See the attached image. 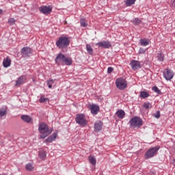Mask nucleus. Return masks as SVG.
<instances>
[{
  "mask_svg": "<svg viewBox=\"0 0 175 175\" xmlns=\"http://www.w3.org/2000/svg\"><path fill=\"white\" fill-rule=\"evenodd\" d=\"M25 80H27V77H25V76H21L20 77H18L16 81V87H20L21 84H24Z\"/></svg>",
  "mask_w": 175,
  "mask_h": 175,
  "instance_id": "obj_14",
  "label": "nucleus"
},
{
  "mask_svg": "<svg viewBox=\"0 0 175 175\" xmlns=\"http://www.w3.org/2000/svg\"><path fill=\"white\" fill-rule=\"evenodd\" d=\"M96 46L98 47H103V49H110L111 47V44L109 41H103L96 43Z\"/></svg>",
  "mask_w": 175,
  "mask_h": 175,
  "instance_id": "obj_12",
  "label": "nucleus"
},
{
  "mask_svg": "<svg viewBox=\"0 0 175 175\" xmlns=\"http://www.w3.org/2000/svg\"><path fill=\"white\" fill-rule=\"evenodd\" d=\"M150 96V94L146 91H142L140 92V97L143 98V99H146V98H148Z\"/></svg>",
  "mask_w": 175,
  "mask_h": 175,
  "instance_id": "obj_23",
  "label": "nucleus"
},
{
  "mask_svg": "<svg viewBox=\"0 0 175 175\" xmlns=\"http://www.w3.org/2000/svg\"><path fill=\"white\" fill-rule=\"evenodd\" d=\"M32 53H33L32 49L28 46L22 48L21 51V54L22 57H23L24 58H28L29 57H31V55H32Z\"/></svg>",
  "mask_w": 175,
  "mask_h": 175,
  "instance_id": "obj_6",
  "label": "nucleus"
},
{
  "mask_svg": "<svg viewBox=\"0 0 175 175\" xmlns=\"http://www.w3.org/2000/svg\"><path fill=\"white\" fill-rule=\"evenodd\" d=\"M135 2H136V0H126L125 4L126 6H132V5H134Z\"/></svg>",
  "mask_w": 175,
  "mask_h": 175,
  "instance_id": "obj_28",
  "label": "nucleus"
},
{
  "mask_svg": "<svg viewBox=\"0 0 175 175\" xmlns=\"http://www.w3.org/2000/svg\"><path fill=\"white\" fill-rule=\"evenodd\" d=\"M89 108L90 109L92 114H94V116H96V114H98L99 111V106L95 104H92L89 105Z\"/></svg>",
  "mask_w": 175,
  "mask_h": 175,
  "instance_id": "obj_13",
  "label": "nucleus"
},
{
  "mask_svg": "<svg viewBox=\"0 0 175 175\" xmlns=\"http://www.w3.org/2000/svg\"><path fill=\"white\" fill-rule=\"evenodd\" d=\"M69 43H70L69 38L67 37L62 36L56 42V46L57 47H59V49H65L69 46Z\"/></svg>",
  "mask_w": 175,
  "mask_h": 175,
  "instance_id": "obj_3",
  "label": "nucleus"
},
{
  "mask_svg": "<svg viewBox=\"0 0 175 175\" xmlns=\"http://www.w3.org/2000/svg\"><path fill=\"white\" fill-rule=\"evenodd\" d=\"M161 148L159 146H155L152 148H150L145 154V157L147 159H150V158H152V157H155L157 155V152Z\"/></svg>",
  "mask_w": 175,
  "mask_h": 175,
  "instance_id": "obj_5",
  "label": "nucleus"
},
{
  "mask_svg": "<svg viewBox=\"0 0 175 175\" xmlns=\"http://www.w3.org/2000/svg\"><path fill=\"white\" fill-rule=\"evenodd\" d=\"M157 57L159 61H161V62H163V59H165V55L162 53H159L157 55Z\"/></svg>",
  "mask_w": 175,
  "mask_h": 175,
  "instance_id": "obj_31",
  "label": "nucleus"
},
{
  "mask_svg": "<svg viewBox=\"0 0 175 175\" xmlns=\"http://www.w3.org/2000/svg\"><path fill=\"white\" fill-rule=\"evenodd\" d=\"M89 161L91 165H96V159L95 158V157L90 156Z\"/></svg>",
  "mask_w": 175,
  "mask_h": 175,
  "instance_id": "obj_25",
  "label": "nucleus"
},
{
  "mask_svg": "<svg viewBox=\"0 0 175 175\" xmlns=\"http://www.w3.org/2000/svg\"><path fill=\"white\" fill-rule=\"evenodd\" d=\"M113 68L112 67H109V68H107V73H108L109 75H110V73H111V72H113Z\"/></svg>",
  "mask_w": 175,
  "mask_h": 175,
  "instance_id": "obj_39",
  "label": "nucleus"
},
{
  "mask_svg": "<svg viewBox=\"0 0 175 175\" xmlns=\"http://www.w3.org/2000/svg\"><path fill=\"white\" fill-rule=\"evenodd\" d=\"M21 118L22 121H24V122H27V124H32V118L28 115H23Z\"/></svg>",
  "mask_w": 175,
  "mask_h": 175,
  "instance_id": "obj_16",
  "label": "nucleus"
},
{
  "mask_svg": "<svg viewBox=\"0 0 175 175\" xmlns=\"http://www.w3.org/2000/svg\"><path fill=\"white\" fill-rule=\"evenodd\" d=\"M103 124L102 122H96L94 124V131L95 132H99V131H102Z\"/></svg>",
  "mask_w": 175,
  "mask_h": 175,
  "instance_id": "obj_18",
  "label": "nucleus"
},
{
  "mask_svg": "<svg viewBox=\"0 0 175 175\" xmlns=\"http://www.w3.org/2000/svg\"><path fill=\"white\" fill-rule=\"evenodd\" d=\"M116 88L120 91H124L128 87V82L124 78H118L116 81Z\"/></svg>",
  "mask_w": 175,
  "mask_h": 175,
  "instance_id": "obj_4",
  "label": "nucleus"
},
{
  "mask_svg": "<svg viewBox=\"0 0 175 175\" xmlns=\"http://www.w3.org/2000/svg\"><path fill=\"white\" fill-rule=\"evenodd\" d=\"M53 84H54V80L49 79L47 81V85H48L49 88H53Z\"/></svg>",
  "mask_w": 175,
  "mask_h": 175,
  "instance_id": "obj_32",
  "label": "nucleus"
},
{
  "mask_svg": "<svg viewBox=\"0 0 175 175\" xmlns=\"http://www.w3.org/2000/svg\"><path fill=\"white\" fill-rule=\"evenodd\" d=\"M152 90L156 92V94H161V90L158 88V87L154 86L152 88Z\"/></svg>",
  "mask_w": 175,
  "mask_h": 175,
  "instance_id": "obj_37",
  "label": "nucleus"
},
{
  "mask_svg": "<svg viewBox=\"0 0 175 175\" xmlns=\"http://www.w3.org/2000/svg\"><path fill=\"white\" fill-rule=\"evenodd\" d=\"M8 24L9 25H14V24H16V21L14 18H10L9 20H8Z\"/></svg>",
  "mask_w": 175,
  "mask_h": 175,
  "instance_id": "obj_33",
  "label": "nucleus"
},
{
  "mask_svg": "<svg viewBox=\"0 0 175 175\" xmlns=\"http://www.w3.org/2000/svg\"><path fill=\"white\" fill-rule=\"evenodd\" d=\"M64 65H72V58L65 56Z\"/></svg>",
  "mask_w": 175,
  "mask_h": 175,
  "instance_id": "obj_22",
  "label": "nucleus"
},
{
  "mask_svg": "<svg viewBox=\"0 0 175 175\" xmlns=\"http://www.w3.org/2000/svg\"><path fill=\"white\" fill-rule=\"evenodd\" d=\"M80 23L81 27H87V25H88V23H87V20H85V18H81L80 20Z\"/></svg>",
  "mask_w": 175,
  "mask_h": 175,
  "instance_id": "obj_29",
  "label": "nucleus"
},
{
  "mask_svg": "<svg viewBox=\"0 0 175 175\" xmlns=\"http://www.w3.org/2000/svg\"><path fill=\"white\" fill-rule=\"evenodd\" d=\"M38 155L41 159H44L46 157V152H39Z\"/></svg>",
  "mask_w": 175,
  "mask_h": 175,
  "instance_id": "obj_34",
  "label": "nucleus"
},
{
  "mask_svg": "<svg viewBox=\"0 0 175 175\" xmlns=\"http://www.w3.org/2000/svg\"><path fill=\"white\" fill-rule=\"evenodd\" d=\"M75 120L77 124H79V125H81V126H85V125H87V120H85L84 114L77 115Z\"/></svg>",
  "mask_w": 175,
  "mask_h": 175,
  "instance_id": "obj_7",
  "label": "nucleus"
},
{
  "mask_svg": "<svg viewBox=\"0 0 175 175\" xmlns=\"http://www.w3.org/2000/svg\"><path fill=\"white\" fill-rule=\"evenodd\" d=\"M10 65H12V59L10 57H7L3 61V66H4V68H9Z\"/></svg>",
  "mask_w": 175,
  "mask_h": 175,
  "instance_id": "obj_15",
  "label": "nucleus"
},
{
  "mask_svg": "<svg viewBox=\"0 0 175 175\" xmlns=\"http://www.w3.org/2000/svg\"><path fill=\"white\" fill-rule=\"evenodd\" d=\"M172 6L175 8V0L172 1Z\"/></svg>",
  "mask_w": 175,
  "mask_h": 175,
  "instance_id": "obj_40",
  "label": "nucleus"
},
{
  "mask_svg": "<svg viewBox=\"0 0 175 175\" xmlns=\"http://www.w3.org/2000/svg\"><path fill=\"white\" fill-rule=\"evenodd\" d=\"M1 14H2V10H1Z\"/></svg>",
  "mask_w": 175,
  "mask_h": 175,
  "instance_id": "obj_41",
  "label": "nucleus"
},
{
  "mask_svg": "<svg viewBox=\"0 0 175 175\" xmlns=\"http://www.w3.org/2000/svg\"><path fill=\"white\" fill-rule=\"evenodd\" d=\"M8 114V107L3 106L1 109V117H3Z\"/></svg>",
  "mask_w": 175,
  "mask_h": 175,
  "instance_id": "obj_21",
  "label": "nucleus"
},
{
  "mask_svg": "<svg viewBox=\"0 0 175 175\" xmlns=\"http://www.w3.org/2000/svg\"><path fill=\"white\" fill-rule=\"evenodd\" d=\"M130 66H131L133 70H137V69H140V68H142L140 62L137 60H132L130 62Z\"/></svg>",
  "mask_w": 175,
  "mask_h": 175,
  "instance_id": "obj_11",
  "label": "nucleus"
},
{
  "mask_svg": "<svg viewBox=\"0 0 175 175\" xmlns=\"http://www.w3.org/2000/svg\"><path fill=\"white\" fill-rule=\"evenodd\" d=\"M133 23L135 24V25H139V24H142V20H140L139 18H135L133 21Z\"/></svg>",
  "mask_w": 175,
  "mask_h": 175,
  "instance_id": "obj_30",
  "label": "nucleus"
},
{
  "mask_svg": "<svg viewBox=\"0 0 175 175\" xmlns=\"http://www.w3.org/2000/svg\"><path fill=\"white\" fill-rule=\"evenodd\" d=\"M116 116L118 118H120V120H122V118H124V117H125V111H124V110H118L116 112Z\"/></svg>",
  "mask_w": 175,
  "mask_h": 175,
  "instance_id": "obj_19",
  "label": "nucleus"
},
{
  "mask_svg": "<svg viewBox=\"0 0 175 175\" xmlns=\"http://www.w3.org/2000/svg\"><path fill=\"white\" fill-rule=\"evenodd\" d=\"M35 167L31 163H28L26 165V170H28L29 172H32Z\"/></svg>",
  "mask_w": 175,
  "mask_h": 175,
  "instance_id": "obj_27",
  "label": "nucleus"
},
{
  "mask_svg": "<svg viewBox=\"0 0 175 175\" xmlns=\"http://www.w3.org/2000/svg\"><path fill=\"white\" fill-rule=\"evenodd\" d=\"M39 10L43 14H50L53 8L50 6L42 5L39 8Z\"/></svg>",
  "mask_w": 175,
  "mask_h": 175,
  "instance_id": "obj_10",
  "label": "nucleus"
},
{
  "mask_svg": "<svg viewBox=\"0 0 175 175\" xmlns=\"http://www.w3.org/2000/svg\"><path fill=\"white\" fill-rule=\"evenodd\" d=\"M152 115L154 118H159V117H161V112L159 111H157Z\"/></svg>",
  "mask_w": 175,
  "mask_h": 175,
  "instance_id": "obj_35",
  "label": "nucleus"
},
{
  "mask_svg": "<svg viewBox=\"0 0 175 175\" xmlns=\"http://www.w3.org/2000/svg\"><path fill=\"white\" fill-rule=\"evenodd\" d=\"M144 53H146V50L143 48H140L139 51V54H144Z\"/></svg>",
  "mask_w": 175,
  "mask_h": 175,
  "instance_id": "obj_38",
  "label": "nucleus"
},
{
  "mask_svg": "<svg viewBox=\"0 0 175 175\" xmlns=\"http://www.w3.org/2000/svg\"><path fill=\"white\" fill-rule=\"evenodd\" d=\"M86 49L88 53V54H90V55H92L94 54V50L92 49V47H91V45L86 44Z\"/></svg>",
  "mask_w": 175,
  "mask_h": 175,
  "instance_id": "obj_24",
  "label": "nucleus"
},
{
  "mask_svg": "<svg viewBox=\"0 0 175 175\" xmlns=\"http://www.w3.org/2000/svg\"><path fill=\"white\" fill-rule=\"evenodd\" d=\"M142 107L146 110H150V109H152V105L150 102H146L142 105Z\"/></svg>",
  "mask_w": 175,
  "mask_h": 175,
  "instance_id": "obj_20",
  "label": "nucleus"
},
{
  "mask_svg": "<svg viewBox=\"0 0 175 175\" xmlns=\"http://www.w3.org/2000/svg\"><path fill=\"white\" fill-rule=\"evenodd\" d=\"M57 136H58V134L53 133L50 137L45 139V142H46V143H53V142L57 139Z\"/></svg>",
  "mask_w": 175,
  "mask_h": 175,
  "instance_id": "obj_17",
  "label": "nucleus"
},
{
  "mask_svg": "<svg viewBox=\"0 0 175 175\" xmlns=\"http://www.w3.org/2000/svg\"><path fill=\"white\" fill-rule=\"evenodd\" d=\"M47 100H49L48 98H44L43 96L40 97V98L39 99V102L40 103H44V102H47Z\"/></svg>",
  "mask_w": 175,
  "mask_h": 175,
  "instance_id": "obj_36",
  "label": "nucleus"
},
{
  "mask_svg": "<svg viewBox=\"0 0 175 175\" xmlns=\"http://www.w3.org/2000/svg\"><path fill=\"white\" fill-rule=\"evenodd\" d=\"M65 55L62 53H59L58 55L55 59V64L59 66V65H64L65 61Z\"/></svg>",
  "mask_w": 175,
  "mask_h": 175,
  "instance_id": "obj_9",
  "label": "nucleus"
},
{
  "mask_svg": "<svg viewBox=\"0 0 175 175\" xmlns=\"http://www.w3.org/2000/svg\"><path fill=\"white\" fill-rule=\"evenodd\" d=\"M38 132L41 134L40 135V139H46L49 135H51L53 130L49 128V125L44 122H41L38 126Z\"/></svg>",
  "mask_w": 175,
  "mask_h": 175,
  "instance_id": "obj_1",
  "label": "nucleus"
},
{
  "mask_svg": "<svg viewBox=\"0 0 175 175\" xmlns=\"http://www.w3.org/2000/svg\"><path fill=\"white\" fill-rule=\"evenodd\" d=\"M129 124L133 129H139L143 125V120H142V118L135 116L129 120Z\"/></svg>",
  "mask_w": 175,
  "mask_h": 175,
  "instance_id": "obj_2",
  "label": "nucleus"
},
{
  "mask_svg": "<svg viewBox=\"0 0 175 175\" xmlns=\"http://www.w3.org/2000/svg\"><path fill=\"white\" fill-rule=\"evenodd\" d=\"M174 77V72L169 68L164 70L163 71V77L165 80H172Z\"/></svg>",
  "mask_w": 175,
  "mask_h": 175,
  "instance_id": "obj_8",
  "label": "nucleus"
},
{
  "mask_svg": "<svg viewBox=\"0 0 175 175\" xmlns=\"http://www.w3.org/2000/svg\"><path fill=\"white\" fill-rule=\"evenodd\" d=\"M141 46H148L150 42L147 39L140 40Z\"/></svg>",
  "mask_w": 175,
  "mask_h": 175,
  "instance_id": "obj_26",
  "label": "nucleus"
}]
</instances>
